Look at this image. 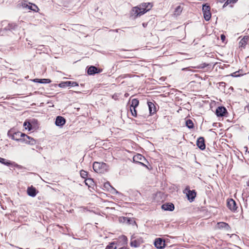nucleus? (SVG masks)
Segmentation results:
<instances>
[{
	"mask_svg": "<svg viewBox=\"0 0 249 249\" xmlns=\"http://www.w3.org/2000/svg\"><path fill=\"white\" fill-rule=\"evenodd\" d=\"M152 7V4L150 2L142 3L132 9L131 16L135 18L150 10Z\"/></svg>",
	"mask_w": 249,
	"mask_h": 249,
	"instance_id": "obj_1",
	"label": "nucleus"
},
{
	"mask_svg": "<svg viewBox=\"0 0 249 249\" xmlns=\"http://www.w3.org/2000/svg\"><path fill=\"white\" fill-rule=\"evenodd\" d=\"M108 166L104 162H94L93 169L96 173H104L108 170Z\"/></svg>",
	"mask_w": 249,
	"mask_h": 249,
	"instance_id": "obj_2",
	"label": "nucleus"
},
{
	"mask_svg": "<svg viewBox=\"0 0 249 249\" xmlns=\"http://www.w3.org/2000/svg\"><path fill=\"white\" fill-rule=\"evenodd\" d=\"M8 136L13 140L19 142L21 138L23 135V133L19 131H15L14 129L10 130L8 132Z\"/></svg>",
	"mask_w": 249,
	"mask_h": 249,
	"instance_id": "obj_3",
	"label": "nucleus"
},
{
	"mask_svg": "<svg viewBox=\"0 0 249 249\" xmlns=\"http://www.w3.org/2000/svg\"><path fill=\"white\" fill-rule=\"evenodd\" d=\"M210 6L207 4H205L202 6V11L205 19L206 21H209L211 18V13L210 12Z\"/></svg>",
	"mask_w": 249,
	"mask_h": 249,
	"instance_id": "obj_4",
	"label": "nucleus"
},
{
	"mask_svg": "<svg viewBox=\"0 0 249 249\" xmlns=\"http://www.w3.org/2000/svg\"><path fill=\"white\" fill-rule=\"evenodd\" d=\"M19 142L31 145H34L36 143V141L34 138L28 136L24 133H23V135L22 136Z\"/></svg>",
	"mask_w": 249,
	"mask_h": 249,
	"instance_id": "obj_5",
	"label": "nucleus"
},
{
	"mask_svg": "<svg viewBox=\"0 0 249 249\" xmlns=\"http://www.w3.org/2000/svg\"><path fill=\"white\" fill-rule=\"evenodd\" d=\"M135 237L132 236L130 242V245L131 247L137 248L139 247L143 242L142 238L140 237L135 239Z\"/></svg>",
	"mask_w": 249,
	"mask_h": 249,
	"instance_id": "obj_6",
	"label": "nucleus"
},
{
	"mask_svg": "<svg viewBox=\"0 0 249 249\" xmlns=\"http://www.w3.org/2000/svg\"><path fill=\"white\" fill-rule=\"evenodd\" d=\"M133 159L134 162H138L142 166L147 167V166L142 162L143 161H146V160L141 154H137L133 157Z\"/></svg>",
	"mask_w": 249,
	"mask_h": 249,
	"instance_id": "obj_7",
	"label": "nucleus"
},
{
	"mask_svg": "<svg viewBox=\"0 0 249 249\" xmlns=\"http://www.w3.org/2000/svg\"><path fill=\"white\" fill-rule=\"evenodd\" d=\"M0 163L6 165L10 166L11 165H13L15 167L18 168L19 169L21 168V166L15 162H11L10 160H7L5 159L0 157Z\"/></svg>",
	"mask_w": 249,
	"mask_h": 249,
	"instance_id": "obj_8",
	"label": "nucleus"
},
{
	"mask_svg": "<svg viewBox=\"0 0 249 249\" xmlns=\"http://www.w3.org/2000/svg\"><path fill=\"white\" fill-rule=\"evenodd\" d=\"M154 245L158 249H163L165 246V241L162 238H157L154 242Z\"/></svg>",
	"mask_w": 249,
	"mask_h": 249,
	"instance_id": "obj_9",
	"label": "nucleus"
},
{
	"mask_svg": "<svg viewBox=\"0 0 249 249\" xmlns=\"http://www.w3.org/2000/svg\"><path fill=\"white\" fill-rule=\"evenodd\" d=\"M227 110L224 107H218L215 111V114L218 117H223L226 115L227 113Z\"/></svg>",
	"mask_w": 249,
	"mask_h": 249,
	"instance_id": "obj_10",
	"label": "nucleus"
},
{
	"mask_svg": "<svg viewBox=\"0 0 249 249\" xmlns=\"http://www.w3.org/2000/svg\"><path fill=\"white\" fill-rule=\"evenodd\" d=\"M58 86L60 88H65L66 87H75L78 86V84L74 81H65L62 82L59 84Z\"/></svg>",
	"mask_w": 249,
	"mask_h": 249,
	"instance_id": "obj_11",
	"label": "nucleus"
},
{
	"mask_svg": "<svg viewBox=\"0 0 249 249\" xmlns=\"http://www.w3.org/2000/svg\"><path fill=\"white\" fill-rule=\"evenodd\" d=\"M35 122H36V121L35 119L30 120V121H26L24 122L23 125L25 126V129L32 130L36 128L34 124V123Z\"/></svg>",
	"mask_w": 249,
	"mask_h": 249,
	"instance_id": "obj_12",
	"label": "nucleus"
},
{
	"mask_svg": "<svg viewBox=\"0 0 249 249\" xmlns=\"http://www.w3.org/2000/svg\"><path fill=\"white\" fill-rule=\"evenodd\" d=\"M101 71L102 70H100L97 67L91 66L88 68L87 73L89 75H93L96 73H99L101 72Z\"/></svg>",
	"mask_w": 249,
	"mask_h": 249,
	"instance_id": "obj_13",
	"label": "nucleus"
},
{
	"mask_svg": "<svg viewBox=\"0 0 249 249\" xmlns=\"http://www.w3.org/2000/svg\"><path fill=\"white\" fill-rule=\"evenodd\" d=\"M38 193V191L36 189L35 187H33V186H31L30 187H28L27 189V193L28 196H32V197H35L37 193Z\"/></svg>",
	"mask_w": 249,
	"mask_h": 249,
	"instance_id": "obj_14",
	"label": "nucleus"
},
{
	"mask_svg": "<svg viewBox=\"0 0 249 249\" xmlns=\"http://www.w3.org/2000/svg\"><path fill=\"white\" fill-rule=\"evenodd\" d=\"M227 206L232 211L236 210L237 206L235 201L232 199H230L227 201Z\"/></svg>",
	"mask_w": 249,
	"mask_h": 249,
	"instance_id": "obj_15",
	"label": "nucleus"
},
{
	"mask_svg": "<svg viewBox=\"0 0 249 249\" xmlns=\"http://www.w3.org/2000/svg\"><path fill=\"white\" fill-rule=\"evenodd\" d=\"M65 123L66 120L64 117L60 116L56 117L55 122V124L56 126H62Z\"/></svg>",
	"mask_w": 249,
	"mask_h": 249,
	"instance_id": "obj_16",
	"label": "nucleus"
},
{
	"mask_svg": "<svg viewBox=\"0 0 249 249\" xmlns=\"http://www.w3.org/2000/svg\"><path fill=\"white\" fill-rule=\"evenodd\" d=\"M17 27V25L15 23H8L7 26L1 29V31H7L15 30Z\"/></svg>",
	"mask_w": 249,
	"mask_h": 249,
	"instance_id": "obj_17",
	"label": "nucleus"
},
{
	"mask_svg": "<svg viewBox=\"0 0 249 249\" xmlns=\"http://www.w3.org/2000/svg\"><path fill=\"white\" fill-rule=\"evenodd\" d=\"M196 145L201 150L205 149L206 145L204 139L201 137L198 138L196 142Z\"/></svg>",
	"mask_w": 249,
	"mask_h": 249,
	"instance_id": "obj_18",
	"label": "nucleus"
},
{
	"mask_svg": "<svg viewBox=\"0 0 249 249\" xmlns=\"http://www.w3.org/2000/svg\"><path fill=\"white\" fill-rule=\"evenodd\" d=\"M104 187L106 188L113 195L119 194V193L115 188L112 187L109 182H107L104 184Z\"/></svg>",
	"mask_w": 249,
	"mask_h": 249,
	"instance_id": "obj_19",
	"label": "nucleus"
},
{
	"mask_svg": "<svg viewBox=\"0 0 249 249\" xmlns=\"http://www.w3.org/2000/svg\"><path fill=\"white\" fill-rule=\"evenodd\" d=\"M161 208L165 211H173L174 209V205L171 203H166L161 206Z\"/></svg>",
	"mask_w": 249,
	"mask_h": 249,
	"instance_id": "obj_20",
	"label": "nucleus"
},
{
	"mask_svg": "<svg viewBox=\"0 0 249 249\" xmlns=\"http://www.w3.org/2000/svg\"><path fill=\"white\" fill-rule=\"evenodd\" d=\"M188 199L192 201L196 196V193L195 190H188L187 194Z\"/></svg>",
	"mask_w": 249,
	"mask_h": 249,
	"instance_id": "obj_21",
	"label": "nucleus"
},
{
	"mask_svg": "<svg viewBox=\"0 0 249 249\" xmlns=\"http://www.w3.org/2000/svg\"><path fill=\"white\" fill-rule=\"evenodd\" d=\"M147 104L150 115L154 114L156 112V108L155 105L151 102H148Z\"/></svg>",
	"mask_w": 249,
	"mask_h": 249,
	"instance_id": "obj_22",
	"label": "nucleus"
},
{
	"mask_svg": "<svg viewBox=\"0 0 249 249\" xmlns=\"http://www.w3.org/2000/svg\"><path fill=\"white\" fill-rule=\"evenodd\" d=\"M218 228L221 229H225L227 230H229L230 228L229 225L225 222H219L217 223Z\"/></svg>",
	"mask_w": 249,
	"mask_h": 249,
	"instance_id": "obj_23",
	"label": "nucleus"
},
{
	"mask_svg": "<svg viewBox=\"0 0 249 249\" xmlns=\"http://www.w3.org/2000/svg\"><path fill=\"white\" fill-rule=\"evenodd\" d=\"M35 82L42 83V84H48L51 82V80L49 79H35L34 80Z\"/></svg>",
	"mask_w": 249,
	"mask_h": 249,
	"instance_id": "obj_24",
	"label": "nucleus"
},
{
	"mask_svg": "<svg viewBox=\"0 0 249 249\" xmlns=\"http://www.w3.org/2000/svg\"><path fill=\"white\" fill-rule=\"evenodd\" d=\"M248 39V37L245 36L244 37L239 43V47L244 48L247 44V40Z\"/></svg>",
	"mask_w": 249,
	"mask_h": 249,
	"instance_id": "obj_25",
	"label": "nucleus"
},
{
	"mask_svg": "<svg viewBox=\"0 0 249 249\" xmlns=\"http://www.w3.org/2000/svg\"><path fill=\"white\" fill-rule=\"evenodd\" d=\"M139 104V101L137 99H133L131 101L130 107H137Z\"/></svg>",
	"mask_w": 249,
	"mask_h": 249,
	"instance_id": "obj_26",
	"label": "nucleus"
},
{
	"mask_svg": "<svg viewBox=\"0 0 249 249\" xmlns=\"http://www.w3.org/2000/svg\"><path fill=\"white\" fill-rule=\"evenodd\" d=\"M186 125L189 129L193 128L194 127V123L191 119H187L186 121Z\"/></svg>",
	"mask_w": 249,
	"mask_h": 249,
	"instance_id": "obj_27",
	"label": "nucleus"
},
{
	"mask_svg": "<svg viewBox=\"0 0 249 249\" xmlns=\"http://www.w3.org/2000/svg\"><path fill=\"white\" fill-rule=\"evenodd\" d=\"M29 4H30V7H28V9L31 10L35 12H36L39 10L36 4H32L30 2L29 3Z\"/></svg>",
	"mask_w": 249,
	"mask_h": 249,
	"instance_id": "obj_28",
	"label": "nucleus"
},
{
	"mask_svg": "<svg viewBox=\"0 0 249 249\" xmlns=\"http://www.w3.org/2000/svg\"><path fill=\"white\" fill-rule=\"evenodd\" d=\"M182 11V8L180 5L178 6L176 8V9L174 11V15L178 16L180 14Z\"/></svg>",
	"mask_w": 249,
	"mask_h": 249,
	"instance_id": "obj_29",
	"label": "nucleus"
},
{
	"mask_svg": "<svg viewBox=\"0 0 249 249\" xmlns=\"http://www.w3.org/2000/svg\"><path fill=\"white\" fill-rule=\"evenodd\" d=\"M116 248L115 242H112L106 247V249H116Z\"/></svg>",
	"mask_w": 249,
	"mask_h": 249,
	"instance_id": "obj_30",
	"label": "nucleus"
},
{
	"mask_svg": "<svg viewBox=\"0 0 249 249\" xmlns=\"http://www.w3.org/2000/svg\"><path fill=\"white\" fill-rule=\"evenodd\" d=\"M126 224H127L128 225H134L136 224V222L134 220V218L127 217Z\"/></svg>",
	"mask_w": 249,
	"mask_h": 249,
	"instance_id": "obj_31",
	"label": "nucleus"
},
{
	"mask_svg": "<svg viewBox=\"0 0 249 249\" xmlns=\"http://www.w3.org/2000/svg\"><path fill=\"white\" fill-rule=\"evenodd\" d=\"M20 4L21 5V6L24 8H26V9H28V7H30V4H29V3H28V2L27 1H22Z\"/></svg>",
	"mask_w": 249,
	"mask_h": 249,
	"instance_id": "obj_32",
	"label": "nucleus"
},
{
	"mask_svg": "<svg viewBox=\"0 0 249 249\" xmlns=\"http://www.w3.org/2000/svg\"><path fill=\"white\" fill-rule=\"evenodd\" d=\"M136 107H130V110L133 116L136 117L137 116Z\"/></svg>",
	"mask_w": 249,
	"mask_h": 249,
	"instance_id": "obj_33",
	"label": "nucleus"
},
{
	"mask_svg": "<svg viewBox=\"0 0 249 249\" xmlns=\"http://www.w3.org/2000/svg\"><path fill=\"white\" fill-rule=\"evenodd\" d=\"M80 176L83 178H86L88 176V172L82 170L80 171Z\"/></svg>",
	"mask_w": 249,
	"mask_h": 249,
	"instance_id": "obj_34",
	"label": "nucleus"
},
{
	"mask_svg": "<svg viewBox=\"0 0 249 249\" xmlns=\"http://www.w3.org/2000/svg\"><path fill=\"white\" fill-rule=\"evenodd\" d=\"M127 217H124V216H122V217H120L119 218V221L120 223H127Z\"/></svg>",
	"mask_w": 249,
	"mask_h": 249,
	"instance_id": "obj_35",
	"label": "nucleus"
},
{
	"mask_svg": "<svg viewBox=\"0 0 249 249\" xmlns=\"http://www.w3.org/2000/svg\"><path fill=\"white\" fill-rule=\"evenodd\" d=\"M238 0H227V1L224 3L223 7L226 6V5H228L229 4L231 3H235Z\"/></svg>",
	"mask_w": 249,
	"mask_h": 249,
	"instance_id": "obj_36",
	"label": "nucleus"
},
{
	"mask_svg": "<svg viewBox=\"0 0 249 249\" xmlns=\"http://www.w3.org/2000/svg\"><path fill=\"white\" fill-rule=\"evenodd\" d=\"M91 179H87L85 180V183L87 185H88V182L87 181H89V182H90L91 181Z\"/></svg>",
	"mask_w": 249,
	"mask_h": 249,
	"instance_id": "obj_37",
	"label": "nucleus"
},
{
	"mask_svg": "<svg viewBox=\"0 0 249 249\" xmlns=\"http://www.w3.org/2000/svg\"><path fill=\"white\" fill-rule=\"evenodd\" d=\"M225 36L224 35H221V40H224L225 39Z\"/></svg>",
	"mask_w": 249,
	"mask_h": 249,
	"instance_id": "obj_38",
	"label": "nucleus"
},
{
	"mask_svg": "<svg viewBox=\"0 0 249 249\" xmlns=\"http://www.w3.org/2000/svg\"><path fill=\"white\" fill-rule=\"evenodd\" d=\"M123 240H124L125 242H126V240H127V238H126V236H123Z\"/></svg>",
	"mask_w": 249,
	"mask_h": 249,
	"instance_id": "obj_39",
	"label": "nucleus"
},
{
	"mask_svg": "<svg viewBox=\"0 0 249 249\" xmlns=\"http://www.w3.org/2000/svg\"><path fill=\"white\" fill-rule=\"evenodd\" d=\"M218 1H219L221 3L223 2L225 0H216Z\"/></svg>",
	"mask_w": 249,
	"mask_h": 249,
	"instance_id": "obj_40",
	"label": "nucleus"
},
{
	"mask_svg": "<svg viewBox=\"0 0 249 249\" xmlns=\"http://www.w3.org/2000/svg\"><path fill=\"white\" fill-rule=\"evenodd\" d=\"M146 25H147V23H142L143 27H145L146 26Z\"/></svg>",
	"mask_w": 249,
	"mask_h": 249,
	"instance_id": "obj_41",
	"label": "nucleus"
},
{
	"mask_svg": "<svg viewBox=\"0 0 249 249\" xmlns=\"http://www.w3.org/2000/svg\"><path fill=\"white\" fill-rule=\"evenodd\" d=\"M235 74V73H233L231 74V75L233 76H237V75H234Z\"/></svg>",
	"mask_w": 249,
	"mask_h": 249,
	"instance_id": "obj_42",
	"label": "nucleus"
},
{
	"mask_svg": "<svg viewBox=\"0 0 249 249\" xmlns=\"http://www.w3.org/2000/svg\"><path fill=\"white\" fill-rule=\"evenodd\" d=\"M124 249V248H123H123H120V249Z\"/></svg>",
	"mask_w": 249,
	"mask_h": 249,
	"instance_id": "obj_43",
	"label": "nucleus"
},
{
	"mask_svg": "<svg viewBox=\"0 0 249 249\" xmlns=\"http://www.w3.org/2000/svg\"><path fill=\"white\" fill-rule=\"evenodd\" d=\"M19 249H22V248H19Z\"/></svg>",
	"mask_w": 249,
	"mask_h": 249,
	"instance_id": "obj_44",
	"label": "nucleus"
}]
</instances>
